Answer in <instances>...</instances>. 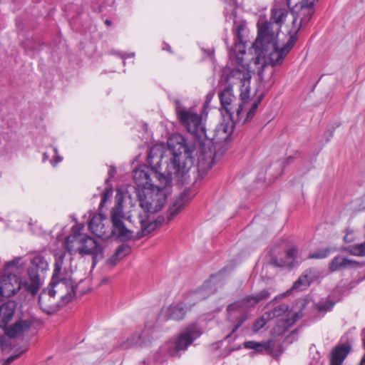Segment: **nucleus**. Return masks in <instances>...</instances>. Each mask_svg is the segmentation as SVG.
Returning <instances> with one entry per match:
<instances>
[{
    "label": "nucleus",
    "mask_w": 365,
    "mask_h": 365,
    "mask_svg": "<svg viewBox=\"0 0 365 365\" xmlns=\"http://www.w3.org/2000/svg\"><path fill=\"white\" fill-rule=\"evenodd\" d=\"M180 138L178 148L173 146L172 152L164 144H156L149 151L148 163L156 171L158 183L143 192V197L140 198V205L146 212L160 211L166 202L172 180L182 177L192 167V150L186 140L181 136Z\"/></svg>",
    "instance_id": "nucleus-1"
},
{
    "label": "nucleus",
    "mask_w": 365,
    "mask_h": 365,
    "mask_svg": "<svg viewBox=\"0 0 365 365\" xmlns=\"http://www.w3.org/2000/svg\"><path fill=\"white\" fill-rule=\"evenodd\" d=\"M124 219L123 204L122 202L118 201L111 211L112 230L107 225L106 217L101 213L93 216L89 222L88 227L91 232L99 238L106 240L112 235H115L120 240H127L131 238L132 232L125 227Z\"/></svg>",
    "instance_id": "nucleus-2"
},
{
    "label": "nucleus",
    "mask_w": 365,
    "mask_h": 365,
    "mask_svg": "<svg viewBox=\"0 0 365 365\" xmlns=\"http://www.w3.org/2000/svg\"><path fill=\"white\" fill-rule=\"evenodd\" d=\"M251 78L250 70H241L240 68L232 69L228 78L231 83H240V96L242 103L236 108V113L237 120H242V123L252 119L263 98V95H260L254 102L251 104L249 103Z\"/></svg>",
    "instance_id": "nucleus-3"
},
{
    "label": "nucleus",
    "mask_w": 365,
    "mask_h": 365,
    "mask_svg": "<svg viewBox=\"0 0 365 365\" xmlns=\"http://www.w3.org/2000/svg\"><path fill=\"white\" fill-rule=\"evenodd\" d=\"M287 17L286 9L274 8L272 9L270 21L260 19L257 22V37L252 44V49L264 48V46H274L277 43V37L280 32L282 23Z\"/></svg>",
    "instance_id": "nucleus-4"
},
{
    "label": "nucleus",
    "mask_w": 365,
    "mask_h": 365,
    "mask_svg": "<svg viewBox=\"0 0 365 365\" xmlns=\"http://www.w3.org/2000/svg\"><path fill=\"white\" fill-rule=\"evenodd\" d=\"M297 42L294 37L289 38L288 41L281 48L277 47V43H274V46H264V48H253L257 56L255 59V64L260 65L258 71V76L261 81L263 80L262 72L266 64L272 66L280 65L285 56L293 48Z\"/></svg>",
    "instance_id": "nucleus-5"
},
{
    "label": "nucleus",
    "mask_w": 365,
    "mask_h": 365,
    "mask_svg": "<svg viewBox=\"0 0 365 365\" xmlns=\"http://www.w3.org/2000/svg\"><path fill=\"white\" fill-rule=\"evenodd\" d=\"M316 1L302 0L300 3L294 5L290 14L287 11L286 19H289L291 21V27L288 31L289 36L294 37L297 41L298 32L309 22L314 13V4Z\"/></svg>",
    "instance_id": "nucleus-6"
},
{
    "label": "nucleus",
    "mask_w": 365,
    "mask_h": 365,
    "mask_svg": "<svg viewBox=\"0 0 365 365\" xmlns=\"http://www.w3.org/2000/svg\"><path fill=\"white\" fill-rule=\"evenodd\" d=\"M233 31L236 34L237 42H235L234 48L230 51V60L232 64L236 66L235 68L250 70L249 64L245 59L247 38L248 36V30L245 23L235 22Z\"/></svg>",
    "instance_id": "nucleus-7"
},
{
    "label": "nucleus",
    "mask_w": 365,
    "mask_h": 365,
    "mask_svg": "<svg viewBox=\"0 0 365 365\" xmlns=\"http://www.w3.org/2000/svg\"><path fill=\"white\" fill-rule=\"evenodd\" d=\"M178 115L181 123L186 127L187 131L197 138H205L210 139L213 143L218 142L217 140L210 138L207 135L202 117L200 115L190 110H180L178 112Z\"/></svg>",
    "instance_id": "nucleus-8"
},
{
    "label": "nucleus",
    "mask_w": 365,
    "mask_h": 365,
    "mask_svg": "<svg viewBox=\"0 0 365 365\" xmlns=\"http://www.w3.org/2000/svg\"><path fill=\"white\" fill-rule=\"evenodd\" d=\"M48 264L41 255L35 256L31 260V265L29 269L28 280L25 281V289L32 295H35L41 287V279L38 272H43L48 269Z\"/></svg>",
    "instance_id": "nucleus-9"
},
{
    "label": "nucleus",
    "mask_w": 365,
    "mask_h": 365,
    "mask_svg": "<svg viewBox=\"0 0 365 365\" xmlns=\"http://www.w3.org/2000/svg\"><path fill=\"white\" fill-rule=\"evenodd\" d=\"M270 295V292L268 289H262L258 294L252 296H247L240 301H237L233 304H231L227 307V312L231 314L232 312L240 310V317L237 324L232 329V333L235 332L237 329L242 324V323L247 319V316L243 314L242 312L244 308L253 307L262 300L267 299Z\"/></svg>",
    "instance_id": "nucleus-10"
},
{
    "label": "nucleus",
    "mask_w": 365,
    "mask_h": 365,
    "mask_svg": "<svg viewBox=\"0 0 365 365\" xmlns=\"http://www.w3.org/2000/svg\"><path fill=\"white\" fill-rule=\"evenodd\" d=\"M50 289L58 294L63 304L69 302L74 297L76 286L71 279L61 277L58 279H53L50 283Z\"/></svg>",
    "instance_id": "nucleus-11"
},
{
    "label": "nucleus",
    "mask_w": 365,
    "mask_h": 365,
    "mask_svg": "<svg viewBox=\"0 0 365 365\" xmlns=\"http://www.w3.org/2000/svg\"><path fill=\"white\" fill-rule=\"evenodd\" d=\"M148 164L150 168L141 165L134 170L133 175L134 182L140 189H142L143 192L155 185L153 182L151 175H153L154 178L158 180L156 171L149 163Z\"/></svg>",
    "instance_id": "nucleus-12"
},
{
    "label": "nucleus",
    "mask_w": 365,
    "mask_h": 365,
    "mask_svg": "<svg viewBox=\"0 0 365 365\" xmlns=\"http://www.w3.org/2000/svg\"><path fill=\"white\" fill-rule=\"evenodd\" d=\"M202 331L196 324H192L187 327L182 331L175 342L176 351H185L187 347L200 335Z\"/></svg>",
    "instance_id": "nucleus-13"
},
{
    "label": "nucleus",
    "mask_w": 365,
    "mask_h": 365,
    "mask_svg": "<svg viewBox=\"0 0 365 365\" xmlns=\"http://www.w3.org/2000/svg\"><path fill=\"white\" fill-rule=\"evenodd\" d=\"M25 282L15 274L4 275L0 279V298L1 297H9L16 294L20 289L24 287Z\"/></svg>",
    "instance_id": "nucleus-14"
},
{
    "label": "nucleus",
    "mask_w": 365,
    "mask_h": 365,
    "mask_svg": "<svg viewBox=\"0 0 365 365\" xmlns=\"http://www.w3.org/2000/svg\"><path fill=\"white\" fill-rule=\"evenodd\" d=\"M152 330L145 329L139 333H135L119 346L121 349H128L149 345L152 341Z\"/></svg>",
    "instance_id": "nucleus-15"
},
{
    "label": "nucleus",
    "mask_w": 365,
    "mask_h": 365,
    "mask_svg": "<svg viewBox=\"0 0 365 365\" xmlns=\"http://www.w3.org/2000/svg\"><path fill=\"white\" fill-rule=\"evenodd\" d=\"M230 75V72L227 77V81L228 84L219 92L218 96L222 108L225 110L227 114L231 116L235 111L234 103L235 102L237 98L234 95L232 89V86L235 83H231L228 79ZM236 84L240 86L239 83H237Z\"/></svg>",
    "instance_id": "nucleus-16"
},
{
    "label": "nucleus",
    "mask_w": 365,
    "mask_h": 365,
    "mask_svg": "<svg viewBox=\"0 0 365 365\" xmlns=\"http://www.w3.org/2000/svg\"><path fill=\"white\" fill-rule=\"evenodd\" d=\"M54 291L50 287L44 289L38 297V304L41 310L46 314H53L56 312L60 304L56 301Z\"/></svg>",
    "instance_id": "nucleus-17"
},
{
    "label": "nucleus",
    "mask_w": 365,
    "mask_h": 365,
    "mask_svg": "<svg viewBox=\"0 0 365 365\" xmlns=\"http://www.w3.org/2000/svg\"><path fill=\"white\" fill-rule=\"evenodd\" d=\"M81 255H92L93 265L98 260L103 258V247L93 237L86 234V237L83 240Z\"/></svg>",
    "instance_id": "nucleus-18"
},
{
    "label": "nucleus",
    "mask_w": 365,
    "mask_h": 365,
    "mask_svg": "<svg viewBox=\"0 0 365 365\" xmlns=\"http://www.w3.org/2000/svg\"><path fill=\"white\" fill-rule=\"evenodd\" d=\"M190 308L184 302L173 303L161 309L160 317L163 319L182 320Z\"/></svg>",
    "instance_id": "nucleus-19"
},
{
    "label": "nucleus",
    "mask_w": 365,
    "mask_h": 365,
    "mask_svg": "<svg viewBox=\"0 0 365 365\" xmlns=\"http://www.w3.org/2000/svg\"><path fill=\"white\" fill-rule=\"evenodd\" d=\"M289 312V307L288 305L285 304H282L276 307H274L273 309L265 312V315L267 316V319H272L275 317H279L282 316L287 317L288 314L287 313ZM297 315L295 317L292 319L282 318L281 319V323H282V327L283 330H285L288 329L290 326H292L294 322L297 321Z\"/></svg>",
    "instance_id": "nucleus-20"
},
{
    "label": "nucleus",
    "mask_w": 365,
    "mask_h": 365,
    "mask_svg": "<svg viewBox=\"0 0 365 365\" xmlns=\"http://www.w3.org/2000/svg\"><path fill=\"white\" fill-rule=\"evenodd\" d=\"M86 237V234L79 231H74L71 235H68L65 240L64 247L71 254L74 255L78 253L81 255L83 240Z\"/></svg>",
    "instance_id": "nucleus-21"
},
{
    "label": "nucleus",
    "mask_w": 365,
    "mask_h": 365,
    "mask_svg": "<svg viewBox=\"0 0 365 365\" xmlns=\"http://www.w3.org/2000/svg\"><path fill=\"white\" fill-rule=\"evenodd\" d=\"M359 262L343 256L335 257L329 264V269L331 272H336L346 269L356 268L361 267Z\"/></svg>",
    "instance_id": "nucleus-22"
},
{
    "label": "nucleus",
    "mask_w": 365,
    "mask_h": 365,
    "mask_svg": "<svg viewBox=\"0 0 365 365\" xmlns=\"http://www.w3.org/2000/svg\"><path fill=\"white\" fill-rule=\"evenodd\" d=\"M297 255V248L292 247L273 258V264L277 267H293Z\"/></svg>",
    "instance_id": "nucleus-23"
},
{
    "label": "nucleus",
    "mask_w": 365,
    "mask_h": 365,
    "mask_svg": "<svg viewBox=\"0 0 365 365\" xmlns=\"http://www.w3.org/2000/svg\"><path fill=\"white\" fill-rule=\"evenodd\" d=\"M16 303L13 300H9L0 306V327L5 329L9 322L12 319Z\"/></svg>",
    "instance_id": "nucleus-24"
},
{
    "label": "nucleus",
    "mask_w": 365,
    "mask_h": 365,
    "mask_svg": "<svg viewBox=\"0 0 365 365\" xmlns=\"http://www.w3.org/2000/svg\"><path fill=\"white\" fill-rule=\"evenodd\" d=\"M33 322L31 319L19 320L15 324L8 327H6L4 329L5 333L11 338L16 337L29 330Z\"/></svg>",
    "instance_id": "nucleus-25"
},
{
    "label": "nucleus",
    "mask_w": 365,
    "mask_h": 365,
    "mask_svg": "<svg viewBox=\"0 0 365 365\" xmlns=\"http://www.w3.org/2000/svg\"><path fill=\"white\" fill-rule=\"evenodd\" d=\"M351 351L349 344H342L336 346L331 351L329 365H342Z\"/></svg>",
    "instance_id": "nucleus-26"
},
{
    "label": "nucleus",
    "mask_w": 365,
    "mask_h": 365,
    "mask_svg": "<svg viewBox=\"0 0 365 365\" xmlns=\"http://www.w3.org/2000/svg\"><path fill=\"white\" fill-rule=\"evenodd\" d=\"M271 341H266L262 342H257L255 341H248L244 343V346L246 349H254L257 352L269 351L271 349Z\"/></svg>",
    "instance_id": "nucleus-27"
},
{
    "label": "nucleus",
    "mask_w": 365,
    "mask_h": 365,
    "mask_svg": "<svg viewBox=\"0 0 365 365\" xmlns=\"http://www.w3.org/2000/svg\"><path fill=\"white\" fill-rule=\"evenodd\" d=\"M66 254L64 252H62L61 254L56 255V260L54 264V270L53 273V279H58L61 277H63V272L65 271V269L63 268V260L65 257Z\"/></svg>",
    "instance_id": "nucleus-28"
},
{
    "label": "nucleus",
    "mask_w": 365,
    "mask_h": 365,
    "mask_svg": "<svg viewBox=\"0 0 365 365\" xmlns=\"http://www.w3.org/2000/svg\"><path fill=\"white\" fill-rule=\"evenodd\" d=\"M130 247L125 244L119 246L110 259V263L115 264L117 262L127 256L130 252Z\"/></svg>",
    "instance_id": "nucleus-29"
},
{
    "label": "nucleus",
    "mask_w": 365,
    "mask_h": 365,
    "mask_svg": "<svg viewBox=\"0 0 365 365\" xmlns=\"http://www.w3.org/2000/svg\"><path fill=\"white\" fill-rule=\"evenodd\" d=\"M311 279L307 274H303L294 283L292 289L296 291H302L309 286Z\"/></svg>",
    "instance_id": "nucleus-30"
},
{
    "label": "nucleus",
    "mask_w": 365,
    "mask_h": 365,
    "mask_svg": "<svg viewBox=\"0 0 365 365\" xmlns=\"http://www.w3.org/2000/svg\"><path fill=\"white\" fill-rule=\"evenodd\" d=\"M331 252V249L329 247L321 249L319 250H317L314 253L311 254L309 256V258L310 259H324L327 257Z\"/></svg>",
    "instance_id": "nucleus-31"
},
{
    "label": "nucleus",
    "mask_w": 365,
    "mask_h": 365,
    "mask_svg": "<svg viewBox=\"0 0 365 365\" xmlns=\"http://www.w3.org/2000/svg\"><path fill=\"white\" fill-rule=\"evenodd\" d=\"M182 209V203L176 202L170 207L168 214V220L170 221L173 219Z\"/></svg>",
    "instance_id": "nucleus-32"
},
{
    "label": "nucleus",
    "mask_w": 365,
    "mask_h": 365,
    "mask_svg": "<svg viewBox=\"0 0 365 365\" xmlns=\"http://www.w3.org/2000/svg\"><path fill=\"white\" fill-rule=\"evenodd\" d=\"M349 252L354 255L364 256L365 255V242L364 243L357 244L349 248Z\"/></svg>",
    "instance_id": "nucleus-33"
},
{
    "label": "nucleus",
    "mask_w": 365,
    "mask_h": 365,
    "mask_svg": "<svg viewBox=\"0 0 365 365\" xmlns=\"http://www.w3.org/2000/svg\"><path fill=\"white\" fill-rule=\"evenodd\" d=\"M268 320H269V319H267V316L265 315V314L264 315H262L260 318L257 319L256 322L252 325V329L253 332L256 333L259 329L263 328L265 326V324H267Z\"/></svg>",
    "instance_id": "nucleus-34"
},
{
    "label": "nucleus",
    "mask_w": 365,
    "mask_h": 365,
    "mask_svg": "<svg viewBox=\"0 0 365 365\" xmlns=\"http://www.w3.org/2000/svg\"><path fill=\"white\" fill-rule=\"evenodd\" d=\"M334 305V303L327 299L325 301H321L317 304L316 307L319 312H327L331 310Z\"/></svg>",
    "instance_id": "nucleus-35"
},
{
    "label": "nucleus",
    "mask_w": 365,
    "mask_h": 365,
    "mask_svg": "<svg viewBox=\"0 0 365 365\" xmlns=\"http://www.w3.org/2000/svg\"><path fill=\"white\" fill-rule=\"evenodd\" d=\"M156 225L153 222H149L145 225L144 222H142V232L144 235L149 234L152 230H153L155 227Z\"/></svg>",
    "instance_id": "nucleus-36"
},
{
    "label": "nucleus",
    "mask_w": 365,
    "mask_h": 365,
    "mask_svg": "<svg viewBox=\"0 0 365 365\" xmlns=\"http://www.w3.org/2000/svg\"><path fill=\"white\" fill-rule=\"evenodd\" d=\"M53 152L55 153V158L53 160V161H52V164L53 165V166H56L59 162H61L62 160V158L59 155H58V150H57V148H53Z\"/></svg>",
    "instance_id": "nucleus-37"
},
{
    "label": "nucleus",
    "mask_w": 365,
    "mask_h": 365,
    "mask_svg": "<svg viewBox=\"0 0 365 365\" xmlns=\"http://www.w3.org/2000/svg\"><path fill=\"white\" fill-rule=\"evenodd\" d=\"M19 355H14L11 356L10 357L7 358L6 360L4 361L2 365H9L11 364L15 359H16Z\"/></svg>",
    "instance_id": "nucleus-38"
},
{
    "label": "nucleus",
    "mask_w": 365,
    "mask_h": 365,
    "mask_svg": "<svg viewBox=\"0 0 365 365\" xmlns=\"http://www.w3.org/2000/svg\"><path fill=\"white\" fill-rule=\"evenodd\" d=\"M110 193L107 191V192H105L103 194V196H102V198H101V203H100V205L101 206H103V204L106 202V201L107 200V199L108 197H110Z\"/></svg>",
    "instance_id": "nucleus-39"
},
{
    "label": "nucleus",
    "mask_w": 365,
    "mask_h": 365,
    "mask_svg": "<svg viewBox=\"0 0 365 365\" xmlns=\"http://www.w3.org/2000/svg\"><path fill=\"white\" fill-rule=\"evenodd\" d=\"M213 96L214 94L212 93H209L207 96H206V101H205V103L204 105V107L205 108H207L210 103V102L211 101V100L213 98Z\"/></svg>",
    "instance_id": "nucleus-40"
},
{
    "label": "nucleus",
    "mask_w": 365,
    "mask_h": 365,
    "mask_svg": "<svg viewBox=\"0 0 365 365\" xmlns=\"http://www.w3.org/2000/svg\"><path fill=\"white\" fill-rule=\"evenodd\" d=\"M171 344V343L170 342H168L166 344H165L163 346H162V349L163 350H167V348H168L170 346V345Z\"/></svg>",
    "instance_id": "nucleus-41"
},
{
    "label": "nucleus",
    "mask_w": 365,
    "mask_h": 365,
    "mask_svg": "<svg viewBox=\"0 0 365 365\" xmlns=\"http://www.w3.org/2000/svg\"><path fill=\"white\" fill-rule=\"evenodd\" d=\"M198 295H200V293H195L192 295V298L195 299H201L202 298L200 297Z\"/></svg>",
    "instance_id": "nucleus-42"
},
{
    "label": "nucleus",
    "mask_w": 365,
    "mask_h": 365,
    "mask_svg": "<svg viewBox=\"0 0 365 365\" xmlns=\"http://www.w3.org/2000/svg\"><path fill=\"white\" fill-rule=\"evenodd\" d=\"M105 24H106L108 26H111V25H112V21H111V20H110V19H106V20L105 21Z\"/></svg>",
    "instance_id": "nucleus-43"
},
{
    "label": "nucleus",
    "mask_w": 365,
    "mask_h": 365,
    "mask_svg": "<svg viewBox=\"0 0 365 365\" xmlns=\"http://www.w3.org/2000/svg\"><path fill=\"white\" fill-rule=\"evenodd\" d=\"M49 156L47 155V153H43V160L46 161L48 159Z\"/></svg>",
    "instance_id": "nucleus-44"
},
{
    "label": "nucleus",
    "mask_w": 365,
    "mask_h": 365,
    "mask_svg": "<svg viewBox=\"0 0 365 365\" xmlns=\"http://www.w3.org/2000/svg\"><path fill=\"white\" fill-rule=\"evenodd\" d=\"M115 170L114 168H111L109 171L110 176H112L115 173Z\"/></svg>",
    "instance_id": "nucleus-45"
},
{
    "label": "nucleus",
    "mask_w": 365,
    "mask_h": 365,
    "mask_svg": "<svg viewBox=\"0 0 365 365\" xmlns=\"http://www.w3.org/2000/svg\"><path fill=\"white\" fill-rule=\"evenodd\" d=\"M360 365H365V355L363 356Z\"/></svg>",
    "instance_id": "nucleus-46"
},
{
    "label": "nucleus",
    "mask_w": 365,
    "mask_h": 365,
    "mask_svg": "<svg viewBox=\"0 0 365 365\" xmlns=\"http://www.w3.org/2000/svg\"><path fill=\"white\" fill-rule=\"evenodd\" d=\"M236 3H237V0H229V4H230L235 5V4H236Z\"/></svg>",
    "instance_id": "nucleus-47"
},
{
    "label": "nucleus",
    "mask_w": 365,
    "mask_h": 365,
    "mask_svg": "<svg viewBox=\"0 0 365 365\" xmlns=\"http://www.w3.org/2000/svg\"><path fill=\"white\" fill-rule=\"evenodd\" d=\"M2 344V340L0 339V345Z\"/></svg>",
    "instance_id": "nucleus-48"
}]
</instances>
